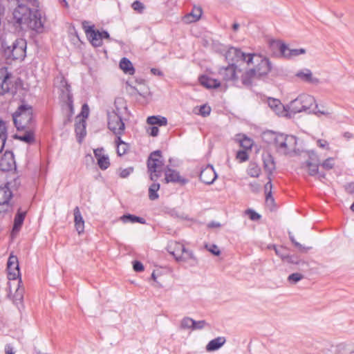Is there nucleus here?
Segmentation results:
<instances>
[{
    "instance_id": "nucleus-1",
    "label": "nucleus",
    "mask_w": 354,
    "mask_h": 354,
    "mask_svg": "<svg viewBox=\"0 0 354 354\" xmlns=\"http://www.w3.org/2000/svg\"><path fill=\"white\" fill-rule=\"evenodd\" d=\"M13 122L17 131L33 128L35 121L32 107L28 104H21L12 115Z\"/></svg>"
},
{
    "instance_id": "nucleus-2",
    "label": "nucleus",
    "mask_w": 354,
    "mask_h": 354,
    "mask_svg": "<svg viewBox=\"0 0 354 354\" xmlns=\"http://www.w3.org/2000/svg\"><path fill=\"white\" fill-rule=\"evenodd\" d=\"M265 135L271 136L273 139L274 147L278 153L286 155L294 150L297 146V138L294 136L283 133L276 134L270 131Z\"/></svg>"
},
{
    "instance_id": "nucleus-3",
    "label": "nucleus",
    "mask_w": 354,
    "mask_h": 354,
    "mask_svg": "<svg viewBox=\"0 0 354 354\" xmlns=\"http://www.w3.org/2000/svg\"><path fill=\"white\" fill-rule=\"evenodd\" d=\"M114 104L115 109H113L111 111H107L108 128L115 135H122L124 131L125 125L122 120L121 112L118 104H123V99H116Z\"/></svg>"
},
{
    "instance_id": "nucleus-4",
    "label": "nucleus",
    "mask_w": 354,
    "mask_h": 354,
    "mask_svg": "<svg viewBox=\"0 0 354 354\" xmlns=\"http://www.w3.org/2000/svg\"><path fill=\"white\" fill-rule=\"evenodd\" d=\"M315 104V100L312 95L301 94L290 102L288 109L293 113L303 111L310 113Z\"/></svg>"
},
{
    "instance_id": "nucleus-5",
    "label": "nucleus",
    "mask_w": 354,
    "mask_h": 354,
    "mask_svg": "<svg viewBox=\"0 0 354 354\" xmlns=\"http://www.w3.org/2000/svg\"><path fill=\"white\" fill-rule=\"evenodd\" d=\"M163 165L161 151L156 150L151 153L147 160V169L151 173L150 178L151 180L156 181L161 176L160 169Z\"/></svg>"
},
{
    "instance_id": "nucleus-6",
    "label": "nucleus",
    "mask_w": 354,
    "mask_h": 354,
    "mask_svg": "<svg viewBox=\"0 0 354 354\" xmlns=\"http://www.w3.org/2000/svg\"><path fill=\"white\" fill-rule=\"evenodd\" d=\"M5 53L13 59H24L26 57V41L22 39H16L12 46H6L2 44Z\"/></svg>"
},
{
    "instance_id": "nucleus-7",
    "label": "nucleus",
    "mask_w": 354,
    "mask_h": 354,
    "mask_svg": "<svg viewBox=\"0 0 354 354\" xmlns=\"http://www.w3.org/2000/svg\"><path fill=\"white\" fill-rule=\"evenodd\" d=\"M254 56V54L244 53L240 49L234 47H230L225 54V59L229 64L234 65L239 61L246 62L248 64L253 63Z\"/></svg>"
},
{
    "instance_id": "nucleus-8",
    "label": "nucleus",
    "mask_w": 354,
    "mask_h": 354,
    "mask_svg": "<svg viewBox=\"0 0 354 354\" xmlns=\"http://www.w3.org/2000/svg\"><path fill=\"white\" fill-rule=\"evenodd\" d=\"M269 250H274L276 254L283 261L294 264H302L305 263L298 259V257L290 254V250L284 245H270L268 246Z\"/></svg>"
},
{
    "instance_id": "nucleus-9",
    "label": "nucleus",
    "mask_w": 354,
    "mask_h": 354,
    "mask_svg": "<svg viewBox=\"0 0 354 354\" xmlns=\"http://www.w3.org/2000/svg\"><path fill=\"white\" fill-rule=\"evenodd\" d=\"M167 250L178 261H187L194 257L192 251L186 249L185 245H169Z\"/></svg>"
},
{
    "instance_id": "nucleus-10",
    "label": "nucleus",
    "mask_w": 354,
    "mask_h": 354,
    "mask_svg": "<svg viewBox=\"0 0 354 354\" xmlns=\"http://www.w3.org/2000/svg\"><path fill=\"white\" fill-rule=\"evenodd\" d=\"M8 278L9 280H16L20 277L19 261L17 256L10 253L7 262Z\"/></svg>"
},
{
    "instance_id": "nucleus-11",
    "label": "nucleus",
    "mask_w": 354,
    "mask_h": 354,
    "mask_svg": "<svg viewBox=\"0 0 354 354\" xmlns=\"http://www.w3.org/2000/svg\"><path fill=\"white\" fill-rule=\"evenodd\" d=\"M254 57L257 58V64L255 68H252L255 71V75L258 77L266 75L271 70V63L267 58H262L261 56H257L254 54Z\"/></svg>"
},
{
    "instance_id": "nucleus-12",
    "label": "nucleus",
    "mask_w": 354,
    "mask_h": 354,
    "mask_svg": "<svg viewBox=\"0 0 354 354\" xmlns=\"http://www.w3.org/2000/svg\"><path fill=\"white\" fill-rule=\"evenodd\" d=\"M165 180L167 183H174L185 185L189 182L188 179L181 176L178 171L170 168L169 165L165 169Z\"/></svg>"
},
{
    "instance_id": "nucleus-13",
    "label": "nucleus",
    "mask_w": 354,
    "mask_h": 354,
    "mask_svg": "<svg viewBox=\"0 0 354 354\" xmlns=\"http://www.w3.org/2000/svg\"><path fill=\"white\" fill-rule=\"evenodd\" d=\"M88 22L84 21L82 23V26L85 30L86 36L91 39V42L94 46H100L102 44V41L100 38V31L95 30L93 26H87Z\"/></svg>"
},
{
    "instance_id": "nucleus-14",
    "label": "nucleus",
    "mask_w": 354,
    "mask_h": 354,
    "mask_svg": "<svg viewBox=\"0 0 354 354\" xmlns=\"http://www.w3.org/2000/svg\"><path fill=\"white\" fill-rule=\"evenodd\" d=\"M217 178V174L212 165H207L203 169L199 175V179L206 185L212 184Z\"/></svg>"
},
{
    "instance_id": "nucleus-15",
    "label": "nucleus",
    "mask_w": 354,
    "mask_h": 354,
    "mask_svg": "<svg viewBox=\"0 0 354 354\" xmlns=\"http://www.w3.org/2000/svg\"><path fill=\"white\" fill-rule=\"evenodd\" d=\"M12 196V192L9 187V183H6L3 186H0V205H6L7 207L5 211H8V208H12L10 201Z\"/></svg>"
},
{
    "instance_id": "nucleus-16",
    "label": "nucleus",
    "mask_w": 354,
    "mask_h": 354,
    "mask_svg": "<svg viewBox=\"0 0 354 354\" xmlns=\"http://www.w3.org/2000/svg\"><path fill=\"white\" fill-rule=\"evenodd\" d=\"M236 70V65L234 64H229L227 66L221 68L218 74L223 80L225 82L236 81L237 80Z\"/></svg>"
},
{
    "instance_id": "nucleus-17",
    "label": "nucleus",
    "mask_w": 354,
    "mask_h": 354,
    "mask_svg": "<svg viewBox=\"0 0 354 354\" xmlns=\"http://www.w3.org/2000/svg\"><path fill=\"white\" fill-rule=\"evenodd\" d=\"M0 167L2 171H10L15 168L14 154L11 151H6L0 160Z\"/></svg>"
},
{
    "instance_id": "nucleus-18",
    "label": "nucleus",
    "mask_w": 354,
    "mask_h": 354,
    "mask_svg": "<svg viewBox=\"0 0 354 354\" xmlns=\"http://www.w3.org/2000/svg\"><path fill=\"white\" fill-rule=\"evenodd\" d=\"M269 107L278 115L286 116L288 109L278 99L269 97L268 99Z\"/></svg>"
},
{
    "instance_id": "nucleus-19",
    "label": "nucleus",
    "mask_w": 354,
    "mask_h": 354,
    "mask_svg": "<svg viewBox=\"0 0 354 354\" xmlns=\"http://www.w3.org/2000/svg\"><path fill=\"white\" fill-rule=\"evenodd\" d=\"M26 215V210L22 211L21 208L18 209L17 214L14 218V224H13L12 232H11L12 236H15L19 232V230L24 223Z\"/></svg>"
},
{
    "instance_id": "nucleus-20",
    "label": "nucleus",
    "mask_w": 354,
    "mask_h": 354,
    "mask_svg": "<svg viewBox=\"0 0 354 354\" xmlns=\"http://www.w3.org/2000/svg\"><path fill=\"white\" fill-rule=\"evenodd\" d=\"M11 77V73L6 68L0 69V94L3 95L10 90L8 80Z\"/></svg>"
},
{
    "instance_id": "nucleus-21",
    "label": "nucleus",
    "mask_w": 354,
    "mask_h": 354,
    "mask_svg": "<svg viewBox=\"0 0 354 354\" xmlns=\"http://www.w3.org/2000/svg\"><path fill=\"white\" fill-rule=\"evenodd\" d=\"M62 86L65 88L66 104L69 110L70 115H72L74 113L73 107V96L71 91V85L66 81H62Z\"/></svg>"
},
{
    "instance_id": "nucleus-22",
    "label": "nucleus",
    "mask_w": 354,
    "mask_h": 354,
    "mask_svg": "<svg viewBox=\"0 0 354 354\" xmlns=\"http://www.w3.org/2000/svg\"><path fill=\"white\" fill-rule=\"evenodd\" d=\"M296 77L308 83L318 84L319 82V79L313 77V73L308 68H304L298 71L296 73Z\"/></svg>"
},
{
    "instance_id": "nucleus-23",
    "label": "nucleus",
    "mask_w": 354,
    "mask_h": 354,
    "mask_svg": "<svg viewBox=\"0 0 354 354\" xmlns=\"http://www.w3.org/2000/svg\"><path fill=\"white\" fill-rule=\"evenodd\" d=\"M226 342L225 337L220 336L214 338L209 342L207 344L205 349L207 352H212L218 350L221 348Z\"/></svg>"
},
{
    "instance_id": "nucleus-24",
    "label": "nucleus",
    "mask_w": 354,
    "mask_h": 354,
    "mask_svg": "<svg viewBox=\"0 0 354 354\" xmlns=\"http://www.w3.org/2000/svg\"><path fill=\"white\" fill-rule=\"evenodd\" d=\"M202 13V8L194 6L191 12L184 17L183 21L187 24L196 22L200 19Z\"/></svg>"
},
{
    "instance_id": "nucleus-25",
    "label": "nucleus",
    "mask_w": 354,
    "mask_h": 354,
    "mask_svg": "<svg viewBox=\"0 0 354 354\" xmlns=\"http://www.w3.org/2000/svg\"><path fill=\"white\" fill-rule=\"evenodd\" d=\"M200 84L207 88H217L221 86L219 80L203 75L199 77Z\"/></svg>"
},
{
    "instance_id": "nucleus-26",
    "label": "nucleus",
    "mask_w": 354,
    "mask_h": 354,
    "mask_svg": "<svg viewBox=\"0 0 354 354\" xmlns=\"http://www.w3.org/2000/svg\"><path fill=\"white\" fill-rule=\"evenodd\" d=\"M120 220L123 223H139L141 224H146V220L144 218L136 216L134 214H125L122 215V216L120 217Z\"/></svg>"
},
{
    "instance_id": "nucleus-27",
    "label": "nucleus",
    "mask_w": 354,
    "mask_h": 354,
    "mask_svg": "<svg viewBox=\"0 0 354 354\" xmlns=\"http://www.w3.org/2000/svg\"><path fill=\"white\" fill-rule=\"evenodd\" d=\"M32 129L33 128L26 129L24 135H15L14 138L26 143L31 144L35 142V134Z\"/></svg>"
},
{
    "instance_id": "nucleus-28",
    "label": "nucleus",
    "mask_w": 354,
    "mask_h": 354,
    "mask_svg": "<svg viewBox=\"0 0 354 354\" xmlns=\"http://www.w3.org/2000/svg\"><path fill=\"white\" fill-rule=\"evenodd\" d=\"M120 68L123 72L128 75H133L135 73V68L133 66L131 61L127 57H123L120 62Z\"/></svg>"
},
{
    "instance_id": "nucleus-29",
    "label": "nucleus",
    "mask_w": 354,
    "mask_h": 354,
    "mask_svg": "<svg viewBox=\"0 0 354 354\" xmlns=\"http://www.w3.org/2000/svg\"><path fill=\"white\" fill-rule=\"evenodd\" d=\"M255 77H258L255 75V71L252 69H250L245 71L241 76L242 84L245 86H250L252 84V80Z\"/></svg>"
},
{
    "instance_id": "nucleus-30",
    "label": "nucleus",
    "mask_w": 354,
    "mask_h": 354,
    "mask_svg": "<svg viewBox=\"0 0 354 354\" xmlns=\"http://www.w3.org/2000/svg\"><path fill=\"white\" fill-rule=\"evenodd\" d=\"M147 122L151 125L166 126L167 119L160 115H151L147 118Z\"/></svg>"
},
{
    "instance_id": "nucleus-31",
    "label": "nucleus",
    "mask_w": 354,
    "mask_h": 354,
    "mask_svg": "<svg viewBox=\"0 0 354 354\" xmlns=\"http://www.w3.org/2000/svg\"><path fill=\"white\" fill-rule=\"evenodd\" d=\"M269 45L272 50L278 49L282 57L286 53V51L288 50V46L279 40H271L269 42Z\"/></svg>"
},
{
    "instance_id": "nucleus-32",
    "label": "nucleus",
    "mask_w": 354,
    "mask_h": 354,
    "mask_svg": "<svg viewBox=\"0 0 354 354\" xmlns=\"http://www.w3.org/2000/svg\"><path fill=\"white\" fill-rule=\"evenodd\" d=\"M320 164L304 162L302 163V168L307 169L308 173L310 176H314L318 174L319 166Z\"/></svg>"
},
{
    "instance_id": "nucleus-33",
    "label": "nucleus",
    "mask_w": 354,
    "mask_h": 354,
    "mask_svg": "<svg viewBox=\"0 0 354 354\" xmlns=\"http://www.w3.org/2000/svg\"><path fill=\"white\" fill-rule=\"evenodd\" d=\"M160 189V184L156 182H153L149 187V198L151 201H155L158 198L159 195L158 191Z\"/></svg>"
},
{
    "instance_id": "nucleus-34",
    "label": "nucleus",
    "mask_w": 354,
    "mask_h": 354,
    "mask_svg": "<svg viewBox=\"0 0 354 354\" xmlns=\"http://www.w3.org/2000/svg\"><path fill=\"white\" fill-rule=\"evenodd\" d=\"M263 164L265 169L268 171L269 174H271L275 169L274 159L270 155H268L263 158Z\"/></svg>"
},
{
    "instance_id": "nucleus-35",
    "label": "nucleus",
    "mask_w": 354,
    "mask_h": 354,
    "mask_svg": "<svg viewBox=\"0 0 354 354\" xmlns=\"http://www.w3.org/2000/svg\"><path fill=\"white\" fill-rule=\"evenodd\" d=\"M306 49L304 48H298V49H290L286 51V53L283 54V57L287 59H290L293 57L299 56V55L305 54Z\"/></svg>"
},
{
    "instance_id": "nucleus-36",
    "label": "nucleus",
    "mask_w": 354,
    "mask_h": 354,
    "mask_svg": "<svg viewBox=\"0 0 354 354\" xmlns=\"http://www.w3.org/2000/svg\"><path fill=\"white\" fill-rule=\"evenodd\" d=\"M194 324V319L189 317H185L182 319L180 324V328L182 330L190 329L192 330Z\"/></svg>"
},
{
    "instance_id": "nucleus-37",
    "label": "nucleus",
    "mask_w": 354,
    "mask_h": 354,
    "mask_svg": "<svg viewBox=\"0 0 354 354\" xmlns=\"http://www.w3.org/2000/svg\"><path fill=\"white\" fill-rule=\"evenodd\" d=\"M261 174V169L255 164H251L248 169V174L253 178H257Z\"/></svg>"
},
{
    "instance_id": "nucleus-38",
    "label": "nucleus",
    "mask_w": 354,
    "mask_h": 354,
    "mask_svg": "<svg viewBox=\"0 0 354 354\" xmlns=\"http://www.w3.org/2000/svg\"><path fill=\"white\" fill-rule=\"evenodd\" d=\"M97 161L99 167L103 170L106 169L110 165L109 158L107 155L101 156Z\"/></svg>"
},
{
    "instance_id": "nucleus-39",
    "label": "nucleus",
    "mask_w": 354,
    "mask_h": 354,
    "mask_svg": "<svg viewBox=\"0 0 354 354\" xmlns=\"http://www.w3.org/2000/svg\"><path fill=\"white\" fill-rule=\"evenodd\" d=\"M304 279V275L299 272H295L290 274L288 277V281L292 284H296L300 280Z\"/></svg>"
},
{
    "instance_id": "nucleus-40",
    "label": "nucleus",
    "mask_w": 354,
    "mask_h": 354,
    "mask_svg": "<svg viewBox=\"0 0 354 354\" xmlns=\"http://www.w3.org/2000/svg\"><path fill=\"white\" fill-rule=\"evenodd\" d=\"M322 167L324 169L330 170L333 168L335 165V161L333 158H328L326 159L322 164L320 163Z\"/></svg>"
},
{
    "instance_id": "nucleus-41",
    "label": "nucleus",
    "mask_w": 354,
    "mask_h": 354,
    "mask_svg": "<svg viewBox=\"0 0 354 354\" xmlns=\"http://www.w3.org/2000/svg\"><path fill=\"white\" fill-rule=\"evenodd\" d=\"M266 203L271 210H273L275 207L274 199L272 196V192L270 191H269V192L267 194V196H266Z\"/></svg>"
},
{
    "instance_id": "nucleus-42",
    "label": "nucleus",
    "mask_w": 354,
    "mask_h": 354,
    "mask_svg": "<svg viewBox=\"0 0 354 354\" xmlns=\"http://www.w3.org/2000/svg\"><path fill=\"white\" fill-rule=\"evenodd\" d=\"M308 160H307L306 162L320 164V160L319 158V156L315 151H313V150L308 151Z\"/></svg>"
},
{
    "instance_id": "nucleus-43",
    "label": "nucleus",
    "mask_w": 354,
    "mask_h": 354,
    "mask_svg": "<svg viewBox=\"0 0 354 354\" xmlns=\"http://www.w3.org/2000/svg\"><path fill=\"white\" fill-rule=\"evenodd\" d=\"M131 8L138 13L141 14L144 12L145 6V5L140 1H135L131 4Z\"/></svg>"
},
{
    "instance_id": "nucleus-44",
    "label": "nucleus",
    "mask_w": 354,
    "mask_h": 354,
    "mask_svg": "<svg viewBox=\"0 0 354 354\" xmlns=\"http://www.w3.org/2000/svg\"><path fill=\"white\" fill-rule=\"evenodd\" d=\"M24 289L18 288L14 295V302L17 304L21 303L24 297Z\"/></svg>"
},
{
    "instance_id": "nucleus-45",
    "label": "nucleus",
    "mask_w": 354,
    "mask_h": 354,
    "mask_svg": "<svg viewBox=\"0 0 354 354\" xmlns=\"http://www.w3.org/2000/svg\"><path fill=\"white\" fill-rule=\"evenodd\" d=\"M240 145L245 149H250L252 147V140L248 138L245 137L241 140Z\"/></svg>"
},
{
    "instance_id": "nucleus-46",
    "label": "nucleus",
    "mask_w": 354,
    "mask_h": 354,
    "mask_svg": "<svg viewBox=\"0 0 354 354\" xmlns=\"http://www.w3.org/2000/svg\"><path fill=\"white\" fill-rule=\"evenodd\" d=\"M129 146L127 143L117 146V153L119 156L124 155L129 150Z\"/></svg>"
},
{
    "instance_id": "nucleus-47",
    "label": "nucleus",
    "mask_w": 354,
    "mask_h": 354,
    "mask_svg": "<svg viewBox=\"0 0 354 354\" xmlns=\"http://www.w3.org/2000/svg\"><path fill=\"white\" fill-rule=\"evenodd\" d=\"M311 113H314L317 115L319 116L321 115L330 116V113L328 111L320 110L318 107L317 104H315V106L312 109Z\"/></svg>"
},
{
    "instance_id": "nucleus-48",
    "label": "nucleus",
    "mask_w": 354,
    "mask_h": 354,
    "mask_svg": "<svg viewBox=\"0 0 354 354\" xmlns=\"http://www.w3.org/2000/svg\"><path fill=\"white\" fill-rule=\"evenodd\" d=\"M207 325V324L205 320H200V321L194 320L192 330L203 329Z\"/></svg>"
},
{
    "instance_id": "nucleus-49",
    "label": "nucleus",
    "mask_w": 354,
    "mask_h": 354,
    "mask_svg": "<svg viewBox=\"0 0 354 354\" xmlns=\"http://www.w3.org/2000/svg\"><path fill=\"white\" fill-rule=\"evenodd\" d=\"M205 246L208 251L216 256H218L221 253L217 245H205Z\"/></svg>"
},
{
    "instance_id": "nucleus-50",
    "label": "nucleus",
    "mask_w": 354,
    "mask_h": 354,
    "mask_svg": "<svg viewBox=\"0 0 354 354\" xmlns=\"http://www.w3.org/2000/svg\"><path fill=\"white\" fill-rule=\"evenodd\" d=\"M236 158L240 160V162H245L248 159V155L245 150H240L236 153Z\"/></svg>"
},
{
    "instance_id": "nucleus-51",
    "label": "nucleus",
    "mask_w": 354,
    "mask_h": 354,
    "mask_svg": "<svg viewBox=\"0 0 354 354\" xmlns=\"http://www.w3.org/2000/svg\"><path fill=\"white\" fill-rule=\"evenodd\" d=\"M211 108L205 104L201 106L199 113L203 117H206L210 114Z\"/></svg>"
},
{
    "instance_id": "nucleus-52",
    "label": "nucleus",
    "mask_w": 354,
    "mask_h": 354,
    "mask_svg": "<svg viewBox=\"0 0 354 354\" xmlns=\"http://www.w3.org/2000/svg\"><path fill=\"white\" fill-rule=\"evenodd\" d=\"M133 171V167H129L125 169H121L120 172V176L122 178H127Z\"/></svg>"
},
{
    "instance_id": "nucleus-53",
    "label": "nucleus",
    "mask_w": 354,
    "mask_h": 354,
    "mask_svg": "<svg viewBox=\"0 0 354 354\" xmlns=\"http://www.w3.org/2000/svg\"><path fill=\"white\" fill-rule=\"evenodd\" d=\"M74 219H75V223L84 222L82 216L81 215V212H80L78 207H76L74 209Z\"/></svg>"
},
{
    "instance_id": "nucleus-54",
    "label": "nucleus",
    "mask_w": 354,
    "mask_h": 354,
    "mask_svg": "<svg viewBox=\"0 0 354 354\" xmlns=\"http://www.w3.org/2000/svg\"><path fill=\"white\" fill-rule=\"evenodd\" d=\"M0 137L7 138V128L3 120H0Z\"/></svg>"
},
{
    "instance_id": "nucleus-55",
    "label": "nucleus",
    "mask_w": 354,
    "mask_h": 354,
    "mask_svg": "<svg viewBox=\"0 0 354 354\" xmlns=\"http://www.w3.org/2000/svg\"><path fill=\"white\" fill-rule=\"evenodd\" d=\"M246 214L249 216L250 218L252 221H257L260 218L261 216L252 209H248Z\"/></svg>"
},
{
    "instance_id": "nucleus-56",
    "label": "nucleus",
    "mask_w": 354,
    "mask_h": 354,
    "mask_svg": "<svg viewBox=\"0 0 354 354\" xmlns=\"http://www.w3.org/2000/svg\"><path fill=\"white\" fill-rule=\"evenodd\" d=\"M133 268L136 272H142L144 270V266L140 261H134L133 262Z\"/></svg>"
},
{
    "instance_id": "nucleus-57",
    "label": "nucleus",
    "mask_w": 354,
    "mask_h": 354,
    "mask_svg": "<svg viewBox=\"0 0 354 354\" xmlns=\"http://www.w3.org/2000/svg\"><path fill=\"white\" fill-rule=\"evenodd\" d=\"M147 131L151 136L156 137L158 135L159 129L157 127L153 126L149 127Z\"/></svg>"
},
{
    "instance_id": "nucleus-58",
    "label": "nucleus",
    "mask_w": 354,
    "mask_h": 354,
    "mask_svg": "<svg viewBox=\"0 0 354 354\" xmlns=\"http://www.w3.org/2000/svg\"><path fill=\"white\" fill-rule=\"evenodd\" d=\"M89 114V108L87 104H84L82 106L81 115L83 118H88Z\"/></svg>"
},
{
    "instance_id": "nucleus-59",
    "label": "nucleus",
    "mask_w": 354,
    "mask_h": 354,
    "mask_svg": "<svg viewBox=\"0 0 354 354\" xmlns=\"http://www.w3.org/2000/svg\"><path fill=\"white\" fill-rule=\"evenodd\" d=\"M317 145L318 147H319L321 148L328 149V142L325 140H323V139L317 140Z\"/></svg>"
},
{
    "instance_id": "nucleus-60",
    "label": "nucleus",
    "mask_w": 354,
    "mask_h": 354,
    "mask_svg": "<svg viewBox=\"0 0 354 354\" xmlns=\"http://www.w3.org/2000/svg\"><path fill=\"white\" fill-rule=\"evenodd\" d=\"M268 182L264 186L266 196H267V194L269 192V191L272 192V184L271 183V178L270 176H268Z\"/></svg>"
},
{
    "instance_id": "nucleus-61",
    "label": "nucleus",
    "mask_w": 354,
    "mask_h": 354,
    "mask_svg": "<svg viewBox=\"0 0 354 354\" xmlns=\"http://www.w3.org/2000/svg\"><path fill=\"white\" fill-rule=\"evenodd\" d=\"M103 152H104V149L103 148H97L96 149H94L93 153H94L95 157L96 158L97 160L101 156H104Z\"/></svg>"
},
{
    "instance_id": "nucleus-62",
    "label": "nucleus",
    "mask_w": 354,
    "mask_h": 354,
    "mask_svg": "<svg viewBox=\"0 0 354 354\" xmlns=\"http://www.w3.org/2000/svg\"><path fill=\"white\" fill-rule=\"evenodd\" d=\"M4 351H5V354H15V353L13 346L10 344H7L5 346Z\"/></svg>"
},
{
    "instance_id": "nucleus-63",
    "label": "nucleus",
    "mask_w": 354,
    "mask_h": 354,
    "mask_svg": "<svg viewBox=\"0 0 354 354\" xmlns=\"http://www.w3.org/2000/svg\"><path fill=\"white\" fill-rule=\"evenodd\" d=\"M221 226V223L216 221H211L207 224L208 228H218Z\"/></svg>"
},
{
    "instance_id": "nucleus-64",
    "label": "nucleus",
    "mask_w": 354,
    "mask_h": 354,
    "mask_svg": "<svg viewBox=\"0 0 354 354\" xmlns=\"http://www.w3.org/2000/svg\"><path fill=\"white\" fill-rule=\"evenodd\" d=\"M100 38L101 41L103 39H110L109 33L107 31H106V30H103L102 32H100Z\"/></svg>"
}]
</instances>
